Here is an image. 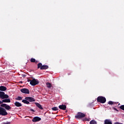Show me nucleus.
Wrapping results in <instances>:
<instances>
[{
	"label": "nucleus",
	"instance_id": "f03ea898",
	"mask_svg": "<svg viewBox=\"0 0 124 124\" xmlns=\"http://www.w3.org/2000/svg\"><path fill=\"white\" fill-rule=\"evenodd\" d=\"M86 117V114L83 112H78L77 115L75 116V119H78V120L80 119H83Z\"/></svg>",
	"mask_w": 124,
	"mask_h": 124
},
{
	"label": "nucleus",
	"instance_id": "f3484780",
	"mask_svg": "<svg viewBox=\"0 0 124 124\" xmlns=\"http://www.w3.org/2000/svg\"><path fill=\"white\" fill-rule=\"evenodd\" d=\"M22 102L23 103H25V104H30V102L28 101V100L26 99H24L22 101Z\"/></svg>",
	"mask_w": 124,
	"mask_h": 124
},
{
	"label": "nucleus",
	"instance_id": "39448f33",
	"mask_svg": "<svg viewBox=\"0 0 124 124\" xmlns=\"http://www.w3.org/2000/svg\"><path fill=\"white\" fill-rule=\"evenodd\" d=\"M7 112L6 110L3 108L0 107V116H6L7 115Z\"/></svg>",
	"mask_w": 124,
	"mask_h": 124
},
{
	"label": "nucleus",
	"instance_id": "9d476101",
	"mask_svg": "<svg viewBox=\"0 0 124 124\" xmlns=\"http://www.w3.org/2000/svg\"><path fill=\"white\" fill-rule=\"evenodd\" d=\"M40 121H41V118L38 116L35 117L32 119L33 123H36V122H39Z\"/></svg>",
	"mask_w": 124,
	"mask_h": 124
},
{
	"label": "nucleus",
	"instance_id": "1a4fd4ad",
	"mask_svg": "<svg viewBox=\"0 0 124 124\" xmlns=\"http://www.w3.org/2000/svg\"><path fill=\"white\" fill-rule=\"evenodd\" d=\"M25 99L28 100L29 102H34L35 101V99L32 97H26Z\"/></svg>",
	"mask_w": 124,
	"mask_h": 124
},
{
	"label": "nucleus",
	"instance_id": "a211bd4d",
	"mask_svg": "<svg viewBox=\"0 0 124 124\" xmlns=\"http://www.w3.org/2000/svg\"><path fill=\"white\" fill-rule=\"evenodd\" d=\"M108 104H109V105H114L116 104V102H113L112 101H109L108 102Z\"/></svg>",
	"mask_w": 124,
	"mask_h": 124
},
{
	"label": "nucleus",
	"instance_id": "4be33fe9",
	"mask_svg": "<svg viewBox=\"0 0 124 124\" xmlns=\"http://www.w3.org/2000/svg\"><path fill=\"white\" fill-rule=\"evenodd\" d=\"M30 61L31 62H35V59L34 58H31Z\"/></svg>",
	"mask_w": 124,
	"mask_h": 124
},
{
	"label": "nucleus",
	"instance_id": "c756f323",
	"mask_svg": "<svg viewBox=\"0 0 124 124\" xmlns=\"http://www.w3.org/2000/svg\"><path fill=\"white\" fill-rule=\"evenodd\" d=\"M71 75L70 73L68 74V75Z\"/></svg>",
	"mask_w": 124,
	"mask_h": 124
},
{
	"label": "nucleus",
	"instance_id": "423d86ee",
	"mask_svg": "<svg viewBox=\"0 0 124 124\" xmlns=\"http://www.w3.org/2000/svg\"><path fill=\"white\" fill-rule=\"evenodd\" d=\"M38 84H39V81L35 78H33L32 80H31L30 82V84H31V86H35Z\"/></svg>",
	"mask_w": 124,
	"mask_h": 124
},
{
	"label": "nucleus",
	"instance_id": "c85d7f7f",
	"mask_svg": "<svg viewBox=\"0 0 124 124\" xmlns=\"http://www.w3.org/2000/svg\"><path fill=\"white\" fill-rule=\"evenodd\" d=\"M35 62H36V63L37 62H38L37 61H36V60H35Z\"/></svg>",
	"mask_w": 124,
	"mask_h": 124
},
{
	"label": "nucleus",
	"instance_id": "2eb2a0df",
	"mask_svg": "<svg viewBox=\"0 0 124 124\" xmlns=\"http://www.w3.org/2000/svg\"><path fill=\"white\" fill-rule=\"evenodd\" d=\"M46 87L48 88V89H51L52 88V84H51L49 82H46Z\"/></svg>",
	"mask_w": 124,
	"mask_h": 124
},
{
	"label": "nucleus",
	"instance_id": "b1692460",
	"mask_svg": "<svg viewBox=\"0 0 124 124\" xmlns=\"http://www.w3.org/2000/svg\"><path fill=\"white\" fill-rule=\"evenodd\" d=\"M3 124H10V122H4L3 123Z\"/></svg>",
	"mask_w": 124,
	"mask_h": 124
},
{
	"label": "nucleus",
	"instance_id": "412c9836",
	"mask_svg": "<svg viewBox=\"0 0 124 124\" xmlns=\"http://www.w3.org/2000/svg\"><path fill=\"white\" fill-rule=\"evenodd\" d=\"M16 100H22L23 98H22V97L18 96L16 98Z\"/></svg>",
	"mask_w": 124,
	"mask_h": 124
},
{
	"label": "nucleus",
	"instance_id": "f8f14e48",
	"mask_svg": "<svg viewBox=\"0 0 124 124\" xmlns=\"http://www.w3.org/2000/svg\"><path fill=\"white\" fill-rule=\"evenodd\" d=\"M6 90H7V88H6V87L4 86H0V91H1V92H5Z\"/></svg>",
	"mask_w": 124,
	"mask_h": 124
},
{
	"label": "nucleus",
	"instance_id": "0eeeda50",
	"mask_svg": "<svg viewBox=\"0 0 124 124\" xmlns=\"http://www.w3.org/2000/svg\"><path fill=\"white\" fill-rule=\"evenodd\" d=\"M1 107H3L6 110H11V107L6 104H2L0 105Z\"/></svg>",
	"mask_w": 124,
	"mask_h": 124
},
{
	"label": "nucleus",
	"instance_id": "6e6552de",
	"mask_svg": "<svg viewBox=\"0 0 124 124\" xmlns=\"http://www.w3.org/2000/svg\"><path fill=\"white\" fill-rule=\"evenodd\" d=\"M20 92L23 93H30V90H29V89L27 88H23L20 89Z\"/></svg>",
	"mask_w": 124,
	"mask_h": 124
},
{
	"label": "nucleus",
	"instance_id": "dca6fc26",
	"mask_svg": "<svg viewBox=\"0 0 124 124\" xmlns=\"http://www.w3.org/2000/svg\"><path fill=\"white\" fill-rule=\"evenodd\" d=\"M105 124H112V122L109 120L106 119L105 120Z\"/></svg>",
	"mask_w": 124,
	"mask_h": 124
},
{
	"label": "nucleus",
	"instance_id": "9b49d317",
	"mask_svg": "<svg viewBox=\"0 0 124 124\" xmlns=\"http://www.w3.org/2000/svg\"><path fill=\"white\" fill-rule=\"evenodd\" d=\"M59 108H60L61 110H66V105H61L59 106Z\"/></svg>",
	"mask_w": 124,
	"mask_h": 124
},
{
	"label": "nucleus",
	"instance_id": "aec40b11",
	"mask_svg": "<svg viewBox=\"0 0 124 124\" xmlns=\"http://www.w3.org/2000/svg\"><path fill=\"white\" fill-rule=\"evenodd\" d=\"M52 110H53V111H58V110H59V108H58V107H55L52 108Z\"/></svg>",
	"mask_w": 124,
	"mask_h": 124
},
{
	"label": "nucleus",
	"instance_id": "7ed1b4c3",
	"mask_svg": "<svg viewBox=\"0 0 124 124\" xmlns=\"http://www.w3.org/2000/svg\"><path fill=\"white\" fill-rule=\"evenodd\" d=\"M97 101L100 103H105L106 102V98L102 96H99L97 98Z\"/></svg>",
	"mask_w": 124,
	"mask_h": 124
},
{
	"label": "nucleus",
	"instance_id": "5701e85b",
	"mask_svg": "<svg viewBox=\"0 0 124 124\" xmlns=\"http://www.w3.org/2000/svg\"><path fill=\"white\" fill-rule=\"evenodd\" d=\"M120 108L121 109V110H123V111H124V105L121 106Z\"/></svg>",
	"mask_w": 124,
	"mask_h": 124
},
{
	"label": "nucleus",
	"instance_id": "a878e982",
	"mask_svg": "<svg viewBox=\"0 0 124 124\" xmlns=\"http://www.w3.org/2000/svg\"><path fill=\"white\" fill-rule=\"evenodd\" d=\"M30 111H31V112H34V110L33 109H32V108H31L30 109Z\"/></svg>",
	"mask_w": 124,
	"mask_h": 124
},
{
	"label": "nucleus",
	"instance_id": "bb28decb",
	"mask_svg": "<svg viewBox=\"0 0 124 124\" xmlns=\"http://www.w3.org/2000/svg\"><path fill=\"white\" fill-rule=\"evenodd\" d=\"M31 80L30 79H28L27 80L28 82H31Z\"/></svg>",
	"mask_w": 124,
	"mask_h": 124
},
{
	"label": "nucleus",
	"instance_id": "4468645a",
	"mask_svg": "<svg viewBox=\"0 0 124 124\" xmlns=\"http://www.w3.org/2000/svg\"><path fill=\"white\" fill-rule=\"evenodd\" d=\"M15 106H16V107H21L22 106V105L20 103H19V102H16L15 103Z\"/></svg>",
	"mask_w": 124,
	"mask_h": 124
},
{
	"label": "nucleus",
	"instance_id": "cd10ccee",
	"mask_svg": "<svg viewBox=\"0 0 124 124\" xmlns=\"http://www.w3.org/2000/svg\"><path fill=\"white\" fill-rule=\"evenodd\" d=\"M0 104H2V101H0Z\"/></svg>",
	"mask_w": 124,
	"mask_h": 124
},
{
	"label": "nucleus",
	"instance_id": "393cba45",
	"mask_svg": "<svg viewBox=\"0 0 124 124\" xmlns=\"http://www.w3.org/2000/svg\"><path fill=\"white\" fill-rule=\"evenodd\" d=\"M114 110H115V111H117V112L119 111V110L118 109H117L115 108H113Z\"/></svg>",
	"mask_w": 124,
	"mask_h": 124
},
{
	"label": "nucleus",
	"instance_id": "20e7f679",
	"mask_svg": "<svg viewBox=\"0 0 124 124\" xmlns=\"http://www.w3.org/2000/svg\"><path fill=\"white\" fill-rule=\"evenodd\" d=\"M37 68H40L41 70L43 69H48V68H49V66L47 65H42V63H39L37 64Z\"/></svg>",
	"mask_w": 124,
	"mask_h": 124
},
{
	"label": "nucleus",
	"instance_id": "ddd939ff",
	"mask_svg": "<svg viewBox=\"0 0 124 124\" xmlns=\"http://www.w3.org/2000/svg\"><path fill=\"white\" fill-rule=\"evenodd\" d=\"M35 105L39 108V109H40L41 110H43V107H42V106L40 105V104L38 103H35Z\"/></svg>",
	"mask_w": 124,
	"mask_h": 124
},
{
	"label": "nucleus",
	"instance_id": "f257e3e1",
	"mask_svg": "<svg viewBox=\"0 0 124 124\" xmlns=\"http://www.w3.org/2000/svg\"><path fill=\"white\" fill-rule=\"evenodd\" d=\"M9 96L6 94L4 92L0 91V98L3 99L2 100V103H9L11 102L10 99L8 98ZM8 98V99H7Z\"/></svg>",
	"mask_w": 124,
	"mask_h": 124
},
{
	"label": "nucleus",
	"instance_id": "6ab92c4d",
	"mask_svg": "<svg viewBox=\"0 0 124 124\" xmlns=\"http://www.w3.org/2000/svg\"><path fill=\"white\" fill-rule=\"evenodd\" d=\"M90 124H97V123L96 122V121H95V120H93L91 121H90Z\"/></svg>",
	"mask_w": 124,
	"mask_h": 124
}]
</instances>
